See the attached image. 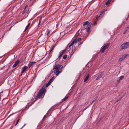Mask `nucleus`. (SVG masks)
I'll list each match as a JSON object with an SVG mask.
<instances>
[{
    "instance_id": "obj_1",
    "label": "nucleus",
    "mask_w": 129,
    "mask_h": 129,
    "mask_svg": "<svg viewBox=\"0 0 129 129\" xmlns=\"http://www.w3.org/2000/svg\"><path fill=\"white\" fill-rule=\"evenodd\" d=\"M52 81H49L47 84H44L37 94L36 98V100L43 98L46 92V87H48Z\"/></svg>"
},
{
    "instance_id": "obj_2",
    "label": "nucleus",
    "mask_w": 129,
    "mask_h": 129,
    "mask_svg": "<svg viewBox=\"0 0 129 129\" xmlns=\"http://www.w3.org/2000/svg\"><path fill=\"white\" fill-rule=\"evenodd\" d=\"M63 68V66L61 65H57L54 67L53 70L54 74L57 75L61 72V70Z\"/></svg>"
},
{
    "instance_id": "obj_3",
    "label": "nucleus",
    "mask_w": 129,
    "mask_h": 129,
    "mask_svg": "<svg viewBox=\"0 0 129 129\" xmlns=\"http://www.w3.org/2000/svg\"><path fill=\"white\" fill-rule=\"evenodd\" d=\"M110 43H107L104 46H103V47L101 48L100 50V51L102 53H103L106 49L108 48L110 45Z\"/></svg>"
},
{
    "instance_id": "obj_4",
    "label": "nucleus",
    "mask_w": 129,
    "mask_h": 129,
    "mask_svg": "<svg viewBox=\"0 0 129 129\" xmlns=\"http://www.w3.org/2000/svg\"><path fill=\"white\" fill-rule=\"evenodd\" d=\"M129 47L128 42H126L124 44H123L121 46L120 48L121 50L126 49Z\"/></svg>"
},
{
    "instance_id": "obj_5",
    "label": "nucleus",
    "mask_w": 129,
    "mask_h": 129,
    "mask_svg": "<svg viewBox=\"0 0 129 129\" xmlns=\"http://www.w3.org/2000/svg\"><path fill=\"white\" fill-rule=\"evenodd\" d=\"M81 38H76L75 40H74V41H73V42L71 43V44H70L69 46V47H70L71 46H73V45L74 44H76L77 43V41H80L81 40Z\"/></svg>"
},
{
    "instance_id": "obj_6",
    "label": "nucleus",
    "mask_w": 129,
    "mask_h": 129,
    "mask_svg": "<svg viewBox=\"0 0 129 129\" xmlns=\"http://www.w3.org/2000/svg\"><path fill=\"white\" fill-rule=\"evenodd\" d=\"M64 53V49L61 51L59 52V55L58 57V58L59 59H60L62 55Z\"/></svg>"
},
{
    "instance_id": "obj_7",
    "label": "nucleus",
    "mask_w": 129,
    "mask_h": 129,
    "mask_svg": "<svg viewBox=\"0 0 129 129\" xmlns=\"http://www.w3.org/2000/svg\"><path fill=\"white\" fill-rule=\"evenodd\" d=\"M91 22L89 23L87 27L85 28L86 31L88 32L90 29L91 27Z\"/></svg>"
},
{
    "instance_id": "obj_8",
    "label": "nucleus",
    "mask_w": 129,
    "mask_h": 129,
    "mask_svg": "<svg viewBox=\"0 0 129 129\" xmlns=\"http://www.w3.org/2000/svg\"><path fill=\"white\" fill-rule=\"evenodd\" d=\"M128 55V54H126L123 55L119 59V61H121L123 60Z\"/></svg>"
},
{
    "instance_id": "obj_9",
    "label": "nucleus",
    "mask_w": 129,
    "mask_h": 129,
    "mask_svg": "<svg viewBox=\"0 0 129 129\" xmlns=\"http://www.w3.org/2000/svg\"><path fill=\"white\" fill-rule=\"evenodd\" d=\"M27 68V67L26 66H24V67L22 68H21V73L22 74L25 71Z\"/></svg>"
},
{
    "instance_id": "obj_10",
    "label": "nucleus",
    "mask_w": 129,
    "mask_h": 129,
    "mask_svg": "<svg viewBox=\"0 0 129 129\" xmlns=\"http://www.w3.org/2000/svg\"><path fill=\"white\" fill-rule=\"evenodd\" d=\"M19 62L20 61L19 60H18L16 61L12 66V68H13L16 67L18 65V64L19 63Z\"/></svg>"
},
{
    "instance_id": "obj_11",
    "label": "nucleus",
    "mask_w": 129,
    "mask_h": 129,
    "mask_svg": "<svg viewBox=\"0 0 129 129\" xmlns=\"http://www.w3.org/2000/svg\"><path fill=\"white\" fill-rule=\"evenodd\" d=\"M36 62H30L29 64L28 65V66L29 67V68H30V67L32 66H33L35 63Z\"/></svg>"
},
{
    "instance_id": "obj_12",
    "label": "nucleus",
    "mask_w": 129,
    "mask_h": 129,
    "mask_svg": "<svg viewBox=\"0 0 129 129\" xmlns=\"http://www.w3.org/2000/svg\"><path fill=\"white\" fill-rule=\"evenodd\" d=\"M30 22H29L28 23L27 25L26 26L24 32L26 31L28 29V28L29 27V26H30Z\"/></svg>"
},
{
    "instance_id": "obj_13",
    "label": "nucleus",
    "mask_w": 129,
    "mask_h": 129,
    "mask_svg": "<svg viewBox=\"0 0 129 129\" xmlns=\"http://www.w3.org/2000/svg\"><path fill=\"white\" fill-rule=\"evenodd\" d=\"M53 50L52 49H51L49 51L50 52L49 53V55L50 57L52 55L51 53L52 52Z\"/></svg>"
},
{
    "instance_id": "obj_14",
    "label": "nucleus",
    "mask_w": 129,
    "mask_h": 129,
    "mask_svg": "<svg viewBox=\"0 0 129 129\" xmlns=\"http://www.w3.org/2000/svg\"><path fill=\"white\" fill-rule=\"evenodd\" d=\"M104 13V10L102 11L100 14L99 16L102 17L103 16L102 15Z\"/></svg>"
},
{
    "instance_id": "obj_15",
    "label": "nucleus",
    "mask_w": 129,
    "mask_h": 129,
    "mask_svg": "<svg viewBox=\"0 0 129 129\" xmlns=\"http://www.w3.org/2000/svg\"><path fill=\"white\" fill-rule=\"evenodd\" d=\"M102 75L101 74L99 75L96 78V80H98L99 78H101L102 77Z\"/></svg>"
},
{
    "instance_id": "obj_16",
    "label": "nucleus",
    "mask_w": 129,
    "mask_h": 129,
    "mask_svg": "<svg viewBox=\"0 0 129 129\" xmlns=\"http://www.w3.org/2000/svg\"><path fill=\"white\" fill-rule=\"evenodd\" d=\"M70 96V94H68L66 95V96H65V100L67 99Z\"/></svg>"
},
{
    "instance_id": "obj_17",
    "label": "nucleus",
    "mask_w": 129,
    "mask_h": 129,
    "mask_svg": "<svg viewBox=\"0 0 129 129\" xmlns=\"http://www.w3.org/2000/svg\"><path fill=\"white\" fill-rule=\"evenodd\" d=\"M89 77V75H88L85 78L84 81H87Z\"/></svg>"
},
{
    "instance_id": "obj_18",
    "label": "nucleus",
    "mask_w": 129,
    "mask_h": 129,
    "mask_svg": "<svg viewBox=\"0 0 129 129\" xmlns=\"http://www.w3.org/2000/svg\"><path fill=\"white\" fill-rule=\"evenodd\" d=\"M111 2V1L110 0H108L107 2L106 3V5H108L109 4H110Z\"/></svg>"
},
{
    "instance_id": "obj_19",
    "label": "nucleus",
    "mask_w": 129,
    "mask_h": 129,
    "mask_svg": "<svg viewBox=\"0 0 129 129\" xmlns=\"http://www.w3.org/2000/svg\"><path fill=\"white\" fill-rule=\"evenodd\" d=\"M124 77V76H121L119 77V79L120 80H122Z\"/></svg>"
},
{
    "instance_id": "obj_20",
    "label": "nucleus",
    "mask_w": 129,
    "mask_h": 129,
    "mask_svg": "<svg viewBox=\"0 0 129 129\" xmlns=\"http://www.w3.org/2000/svg\"><path fill=\"white\" fill-rule=\"evenodd\" d=\"M88 23V21H86L84 22V23L83 24V26H84L85 25H86Z\"/></svg>"
},
{
    "instance_id": "obj_21",
    "label": "nucleus",
    "mask_w": 129,
    "mask_h": 129,
    "mask_svg": "<svg viewBox=\"0 0 129 129\" xmlns=\"http://www.w3.org/2000/svg\"><path fill=\"white\" fill-rule=\"evenodd\" d=\"M26 9H24V10L22 12V14H24L25 13V12H26Z\"/></svg>"
},
{
    "instance_id": "obj_22",
    "label": "nucleus",
    "mask_w": 129,
    "mask_h": 129,
    "mask_svg": "<svg viewBox=\"0 0 129 129\" xmlns=\"http://www.w3.org/2000/svg\"><path fill=\"white\" fill-rule=\"evenodd\" d=\"M128 30H127V29H125L124 30V31L123 32V34H125L126 32Z\"/></svg>"
},
{
    "instance_id": "obj_23",
    "label": "nucleus",
    "mask_w": 129,
    "mask_h": 129,
    "mask_svg": "<svg viewBox=\"0 0 129 129\" xmlns=\"http://www.w3.org/2000/svg\"><path fill=\"white\" fill-rule=\"evenodd\" d=\"M54 78V77H52L50 80L49 81H52L53 80Z\"/></svg>"
},
{
    "instance_id": "obj_24",
    "label": "nucleus",
    "mask_w": 129,
    "mask_h": 129,
    "mask_svg": "<svg viewBox=\"0 0 129 129\" xmlns=\"http://www.w3.org/2000/svg\"><path fill=\"white\" fill-rule=\"evenodd\" d=\"M122 97H121L120 98H119L117 100V101H116V102H118V101H120L121 100V99H122Z\"/></svg>"
},
{
    "instance_id": "obj_25",
    "label": "nucleus",
    "mask_w": 129,
    "mask_h": 129,
    "mask_svg": "<svg viewBox=\"0 0 129 129\" xmlns=\"http://www.w3.org/2000/svg\"><path fill=\"white\" fill-rule=\"evenodd\" d=\"M47 32H48V33H47V35H48V36L49 34L50 33V30H47Z\"/></svg>"
},
{
    "instance_id": "obj_26",
    "label": "nucleus",
    "mask_w": 129,
    "mask_h": 129,
    "mask_svg": "<svg viewBox=\"0 0 129 129\" xmlns=\"http://www.w3.org/2000/svg\"><path fill=\"white\" fill-rule=\"evenodd\" d=\"M19 119H18L17 120L15 124V125H16L19 122Z\"/></svg>"
},
{
    "instance_id": "obj_27",
    "label": "nucleus",
    "mask_w": 129,
    "mask_h": 129,
    "mask_svg": "<svg viewBox=\"0 0 129 129\" xmlns=\"http://www.w3.org/2000/svg\"><path fill=\"white\" fill-rule=\"evenodd\" d=\"M55 47V45H53L52 46V48H51V49H52L53 50V49Z\"/></svg>"
},
{
    "instance_id": "obj_28",
    "label": "nucleus",
    "mask_w": 129,
    "mask_h": 129,
    "mask_svg": "<svg viewBox=\"0 0 129 129\" xmlns=\"http://www.w3.org/2000/svg\"><path fill=\"white\" fill-rule=\"evenodd\" d=\"M96 22H97V20H95V21L94 22V25H95V24H96Z\"/></svg>"
},
{
    "instance_id": "obj_29",
    "label": "nucleus",
    "mask_w": 129,
    "mask_h": 129,
    "mask_svg": "<svg viewBox=\"0 0 129 129\" xmlns=\"http://www.w3.org/2000/svg\"><path fill=\"white\" fill-rule=\"evenodd\" d=\"M46 117V115H45L43 117V120H44V119L45 118V117Z\"/></svg>"
},
{
    "instance_id": "obj_30",
    "label": "nucleus",
    "mask_w": 129,
    "mask_h": 129,
    "mask_svg": "<svg viewBox=\"0 0 129 129\" xmlns=\"http://www.w3.org/2000/svg\"><path fill=\"white\" fill-rule=\"evenodd\" d=\"M129 25H128L127 27L126 28V29H127V30H128V29H129Z\"/></svg>"
},
{
    "instance_id": "obj_31",
    "label": "nucleus",
    "mask_w": 129,
    "mask_h": 129,
    "mask_svg": "<svg viewBox=\"0 0 129 129\" xmlns=\"http://www.w3.org/2000/svg\"><path fill=\"white\" fill-rule=\"evenodd\" d=\"M41 19H40L39 21V24H40L41 22Z\"/></svg>"
},
{
    "instance_id": "obj_32",
    "label": "nucleus",
    "mask_w": 129,
    "mask_h": 129,
    "mask_svg": "<svg viewBox=\"0 0 129 129\" xmlns=\"http://www.w3.org/2000/svg\"><path fill=\"white\" fill-rule=\"evenodd\" d=\"M125 93L124 94H123L122 95L121 97H122V98L123 97L125 96Z\"/></svg>"
},
{
    "instance_id": "obj_33",
    "label": "nucleus",
    "mask_w": 129,
    "mask_h": 129,
    "mask_svg": "<svg viewBox=\"0 0 129 129\" xmlns=\"http://www.w3.org/2000/svg\"><path fill=\"white\" fill-rule=\"evenodd\" d=\"M28 7L26 5L25 7V8H24V9H26V8H27V7Z\"/></svg>"
},
{
    "instance_id": "obj_34",
    "label": "nucleus",
    "mask_w": 129,
    "mask_h": 129,
    "mask_svg": "<svg viewBox=\"0 0 129 129\" xmlns=\"http://www.w3.org/2000/svg\"><path fill=\"white\" fill-rule=\"evenodd\" d=\"M67 55H65V59L67 58Z\"/></svg>"
},
{
    "instance_id": "obj_35",
    "label": "nucleus",
    "mask_w": 129,
    "mask_h": 129,
    "mask_svg": "<svg viewBox=\"0 0 129 129\" xmlns=\"http://www.w3.org/2000/svg\"><path fill=\"white\" fill-rule=\"evenodd\" d=\"M63 59H64V55L63 56Z\"/></svg>"
},
{
    "instance_id": "obj_36",
    "label": "nucleus",
    "mask_w": 129,
    "mask_h": 129,
    "mask_svg": "<svg viewBox=\"0 0 129 129\" xmlns=\"http://www.w3.org/2000/svg\"><path fill=\"white\" fill-rule=\"evenodd\" d=\"M82 74V72H81V73H80V75H81V74Z\"/></svg>"
},
{
    "instance_id": "obj_37",
    "label": "nucleus",
    "mask_w": 129,
    "mask_h": 129,
    "mask_svg": "<svg viewBox=\"0 0 129 129\" xmlns=\"http://www.w3.org/2000/svg\"><path fill=\"white\" fill-rule=\"evenodd\" d=\"M70 31V30H69V31H67V33L68 32H69Z\"/></svg>"
},
{
    "instance_id": "obj_38",
    "label": "nucleus",
    "mask_w": 129,
    "mask_h": 129,
    "mask_svg": "<svg viewBox=\"0 0 129 129\" xmlns=\"http://www.w3.org/2000/svg\"><path fill=\"white\" fill-rule=\"evenodd\" d=\"M40 24H39V23H38V26L39 25H40Z\"/></svg>"
},
{
    "instance_id": "obj_39",
    "label": "nucleus",
    "mask_w": 129,
    "mask_h": 129,
    "mask_svg": "<svg viewBox=\"0 0 129 129\" xmlns=\"http://www.w3.org/2000/svg\"><path fill=\"white\" fill-rule=\"evenodd\" d=\"M12 83H12H11V82H9V84H10V83Z\"/></svg>"
},
{
    "instance_id": "obj_40",
    "label": "nucleus",
    "mask_w": 129,
    "mask_h": 129,
    "mask_svg": "<svg viewBox=\"0 0 129 129\" xmlns=\"http://www.w3.org/2000/svg\"><path fill=\"white\" fill-rule=\"evenodd\" d=\"M63 100L64 101V99H63Z\"/></svg>"
},
{
    "instance_id": "obj_41",
    "label": "nucleus",
    "mask_w": 129,
    "mask_h": 129,
    "mask_svg": "<svg viewBox=\"0 0 129 129\" xmlns=\"http://www.w3.org/2000/svg\"><path fill=\"white\" fill-rule=\"evenodd\" d=\"M128 17H127V18L126 19V20H127V19H128Z\"/></svg>"
},
{
    "instance_id": "obj_42",
    "label": "nucleus",
    "mask_w": 129,
    "mask_h": 129,
    "mask_svg": "<svg viewBox=\"0 0 129 129\" xmlns=\"http://www.w3.org/2000/svg\"><path fill=\"white\" fill-rule=\"evenodd\" d=\"M78 79H77V80H76V81H78Z\"/></svg>"
}]
</instances>
